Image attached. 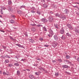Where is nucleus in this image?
I'll return each instance as SVG.
<instances>
[{"instance_id":"53","label":"nucleus","mask_w":79,"mask_h":79,"mask_svg":"<svg viewBox=\"0 0 79 79\" xmlns=\"http://www.w3.org/2000/svg\"><path fill=\"white\" fill-rule=\"evenodd\" d=\"M71 66H74V64H72V63L71 62V64H70Z\"/></svg>"},{"instance_id":"47","label":"nucleus","mask_w":79,"mask_h":79,"mask_svg":"<svg viewBox=\"0 0 79 79\" xmlns=\"http://www.w3.org/2000/svg\"><path fill=\"white\" fill-rule=\"evenodd\" d=\"M44 71H45V73H48V71L47 70H44Z\"/></svg>"},{"instance_id":"52","label":"nucleus","mask_w":79,"mask_h":79,"mask_svg":"<svg viewBox=\"0 0 79 79\" xmlns=\"http://www.w3.org/2000/svg\"><path fill=\"white\" fill-rule=\"evenodd\" d=\"M0 31H1V32H3V33L5 32V31H4L0 30Z\"/></svg>"},{"instance_id":"24","label":"nucleus","mask_w":79,"mask_h":79,"mask_svg":"<svg viewBox=\"0 0 79 79\" xmlns=\"http://www.w3.org/2000/svg\"><path fill=\"white\" fill-rule=\"evenodd\" d=\"M17 75L18 76H19L20 75V71L19 70H18L17 72Z\"/></svg>"},{"instance_id":"46","label":"nucleus","mask_w":79,"mask_h":79,"mask_svg":"<svg viewBox=\"0 0 79 79\" xmlns=\"http://www.w3.org/2000/svg\"><path fill=\"white\" fill-rule=\"evenodd\" d=\"M40 40H41V41L43 40V38H40Z\"/></svg>"},{"instance_id":"38","label":"nucleus","mask_w":79,"mask_h":79,"mask_svg":"<svg viewBox=\"0 0 79 79\" xmlns=\"http://www.w3.org/2000/svg\"><path fill=\"white\" fill-rule=\"evenodd\" d=\"M10 39L11 40H15L14 39H13V37L11 36H10Z\"/></svg>"},{"instance_id":"4","label":"nucleus","mask_w":79,"mask_h":79,"mask_svg":"<svg viewBox=\"0 0 79 79\" xmlns=\"http://www.w3.org/2000/svg\"><path fill=\"white\" fill-rule=\"evenodd\" d=\"M54 39L55 40H58V36L57 35H55L54 36Z\"/></svg>"},{"instance_id":"41","label":"nucleus","mask_w":79,"mask_h":79,"mask_svg":"<svg viewBox=\"0 0 79 79\" xmlns=\"http://www.w3.org/2000/svg\"><path fill=\"white\" fill-rule=\"evenodd\" d=\"M18 13L19 14H21V11L20 10L18 11Z\"/></svg>"},{"instance_id":"35","label":"nucleus","mask_w":79,"mask_h":79,"mask_svg":"<svg viewBox=\"0 0 79 79\" xmlns=\"http://www.w3.org/2000/svg\"><path fill=\"white\" fill-rule=\"evenodd\" d=\"M31 13H35V11H34L33 10H31Z\"/></svg>"},{"instance_id":"13","label":"nucleus","mask_w":79,"mask_h":79,"mask_svg":"<svg viewBox=\"0 0 79 79\" xmlns=\"http://www.w3.org/2000/svg\"><path fill=\"white\" fill-rule=\"evenodd\" d=\"M49 22H52L53 21V19L52 17H50L48 18Z\"/></svg>"},{"instance_id":"18","label":"nucleus","mask_w":79,"mask_h":79,"mask_svg":"<svg viewBox=\"0 0 79 79\" xmlns=\"http://www.w3.org/2000/svg\"><path fill=\"white\" fill-rule=\"evenodd\" d=\"M42 4H43V8H47V7L48 6H47L46 5V4L45 3H42Z\"/></svg>"},{"instance_id":"61","label":"nucleus","mask_w":79,"mask_h":79,"mask_svg":"<svg viewBox=\"0 0 79 79\" xmlns=\"http://www.w3.org/2000/svg\"><path fill=\"white\" fill-rule=\"evenodd\" d=\"M77 29H78H78H79V26H77Z\"/></svg>"},{"instance_id":"1","label":"nucleus","mask_w":79,"mask_h":79,"mask_svg":"<svg viewBox=\"0 0 79 79\" xmlns=\"http://www.w3.org/2000/svg\"><path fill=\"white\" fill-rule=\"evenodd\" d=\"M48 32H49V34H48V35L49 37H52V36L53 34H54V33H53V30L51 29H49L48 30Z\"/></svg>"},{"instance_id":"28","label":"nucleus","mask_w":79,"mask_h":79,"mask_svg":"<svg viewBox=\"0 0 79 79\" xmlns=\"http://www.w3.org/2000/svg\"><path fill=\"white\" fill-rule=\"evenodd\" d=\"M66 36L68 37H70L71 36V35L69 33H67L66 34Z\"/></svg>"},{"instance_id":"30","label":"nucleus","mask_w":79,"mask_h":79,"mask_svg":"<svg viewBox=\"0 0 79 79\" xmlns=\"http://www.w3.org/2000/svg\"><path fill=\"white\" fill-rule=\"evenodd\" d=\"M14 65H15V66H19V65L18 63H15L14 64Z\"/></svg>"},{"instance_id":"16","label":"nucleus","mask_w":79,"mask_h":79,"mask_svg":"<svg viewBox=\"0 0 79 79\" xmlns=\"http://www.w3.org/2000/svg\"><path fill=\"white\" fill-rule=\"evenodd\" d=\"M5 9L4 8H2L1 11H0V13H1V15H3V10L4 11L5 10Z\"/></svg>"},{"instance_id":"32","label":"nucleus","mask_w":79,"mask_h":79,"mask_svg":"<svg viewBox=\"0 0 79 79\" xmlns=\"http://www.w3.org/2000/svg\"><path fill=\"white\" fill-rule=\"evenodd\" d=\"M5 62L6 63H9V60H5Z\"/></svg>"},{"instance_id":"29","label":"nucleus","mask_w":79,"mask_h":79,"mask_svg":"<svg viewBox=\"0 0 79 79\" xmlns=\"http://www.w3.org/2000/svg\"><path fill=\"white\" fill-rule=\"evenodd\" d=\"M43 30L44 31H47V29H46V28L45 27H43Z\"/></svg>"},{"instance_id":"39","label":"nucleus","mask_w":79,"mask_h":79,"mask_svg":"<svg viewBox=\"0 0 79 79\" xmlns=\"http://www.w3.org/2000/svg\"><path fill=\"white\" fill-rule=\"evenodd\" d=\"M58 60L59 62H62V60L61 59H59Z\"/></svg>"},{"instance_id":"57","label":"nucleus","mask_w":79,"mask_h":79,"mask_svg":"<svg viewBox=\"0 0 79 79\" xmlns=\"http://www.w3.org/2000/svg\"><path fill=\"white\" fill-rule=\"evenodd\" d=\"M6 73H5V72H3V74H5L6 75Z\"/></svg>"},{"instance_id":"8","label":"nucleus","mask_w":79,"mask_h":79,"mask_svg":"<svg viewBox=\"0 0 79 79\" xmlns=\"http://www.w3.org/2000/svg\"><path fill=\"white\" fill-rule=\"evenodd\" d=\"M64 63H66V64H71V62H70L69 60H64Z\"/></svg>"},{"instance_id":"36","label":"nucleus","mask_w":79,"mask_h":79,"mask_svg":"<svg viewBox=\"0 0 79 79\" xmlns=\"http://www.w3.org/2000/svg\"><path fill=\"white\" fill-rule=\"evenodd\" d=\"M35 74L36 75H37V76H39V73L38 72H35Z\"/></svg>"},{"instance_id":"19","label":"nucleus","mask_w":79,"mask_h":79,"mask_svg":"<svg viewBox=\"0 0 79 79\" xmlns=\"http://www.w3.org/2000/svg\"><path fill=\"white\" fill-rule=\"evenodd\" d=\"M60 15V18H61V19H63L64 20L66 19V17H64V16H63V15Z\"/></svg>"},{"instance_id":"14","label":"nucleus","mask_w":79,"mask_h":79,"mask_svg":"<svg viewBox=\"0 0 79 79\" xmlns=\"http://www.w3.org/2000/svg\"><path fill=\"white\" fill-rule=\"evenodd\" d=\"M58 45V43L57 42H56L54 43V44L52 45V47H54V48H55L56 46Z\"/></svg>"},{"instance_id":"15","label":"nucleus","mask_w":79,"mask_h":79,"mask_svg":"<svg viewBox=\"0 0 79 79\" xmlns=\"http://www.w3.org/2000/svg\"><path fill=\"white\" fill-rule=\"evenodd\" d=\"M55 15L56 16H57V17H59V18H60L61 16H62L61 14H59L58 13L55 14Z\"/></svg>"},{"instance_id":"5","label":"nucleus","mask_w":79,"mask_h":79,"mask_svg":"<svg viewBox=\"0 0 79 79\" xmlns=\"http://www.w3.org/2000/svg\"><path fill=\"white\" fill-rule=\"evenodd\" d=\"M67 27H69V29H70L71 30H73V27H72L71 26V25L70 24H67Z\"/></svg>"},{"instance_id":"23","label":"nucleus","mask_w":79,"mask_h":79,"mask_svg":"<svg viewBox=\"0 0 79 79\" xmlns=\"http://www.w3.org/2000/svg\"><path fill=\"white\" fill-rule=\"evenodd\" d=\"M10 22L11 24H13L15 23V20L13 19H11L10 21Z\"/></svg>"},{"instance_id":"59","label":"nucleus","mask_w":79,"mask_h":79,"mask_svg":"<svg viewBox=\"0 0 79 79\" xmlns=\"http://www.w3.org/2000/svg\"><path fill=\"white\" fill-rule=\"evenodd\" d=\"M6 75H7V76H9V74H8V73H6Z\"/></svg>"},{"instance_id":"63","label":"nucleus","mask_w":79,"mask_h":79,"mask_svg":"<svg viewBox=\"0 0 79 79\" xmlns=\"http://www.w3.org/2000/svg\"><path fill=\"white\" fill-rule=\"evenodd\" d=\"M0 18H2V16L0 15Z\"/></svg>"},{"instance_id":"9","label":"nucleus","mask_w":79,"mask_h":79,"mask_svg":"<svg viewBox=\"0 0 79 79\" xmlns=\"http://www.w3.org/2000/svg\"><path fill=\"white\" fill-rule=\"evenodd\" d=\"M64 30L63 29H60V34H64Z\"/></svg>"},{"instance_id":"62","label":"nucleus","mask_w":79,"mask_h":79,"mask_svg":"<svg viewBox=\"0 0 79 79\" xmlns=\"http://www.w3.org/2000/svg\"><path fill=\"white\" fill-rule=\"evenodd\" d=\"M0 74H2V71H0Z\"/></svg>"},{"instance_id":"45","label":"nucleus","mask_w":79,"mask_h":79,"mask_svg":"<svg viewBox=\"0 0 79 79\" xmlns=\"http://www.w3.org/2000/svg\"><path fill=\"white\" fill-rule=\"evenodd\" d=\"M41 1L43 2V3H45V0H41Z\"/></svg>"},{"instance_id":"11","label":"nucleus","mask_w":79,"mask_h":79,"mask_svg":"<svg viewBox=\"0 0 79 79\" xmlns=\"http://www.w3.org/2000/svg\"><path fill=\"white\" fill-rule=\"evenodd\" d=\"M41 21L44 23H47V22L48 21V20H47V19H46L45 18L42 19H41Z\"/></svg>"},{"instance_id":"31","label":"nucleus","mask_w":79,"mask_h":79,"mask_svg":"<svg viewBox=\"0 0 79 79\" xmlns=\"http://www.w3.org/2000/svg\"><path fill=\"white\" fill-rule=\"evenodd\" d=\"M5 57L6 58H11L10 56H8V55H6L5 56Z\"/></svg>"},{"instance_id":"20","label":"nucleus","mask_w":79,"mask_h":79,"mask_svg":"<svg viewBox=\"0 0 79 79\" xmlns=\"http://www.w3.org/2000/svg\"><path fill=\"white\" fill-rule=\"evenodd\" d=\"M36 30V29H35V28L34 27H33L31 28V31H33V32H35Z\"/></svg>"},{"instance_id":"6","label":"nucleus","mask_w":79,"mask_h":79,"mask_svg":"<svg viewBox=\"0 0 79 79\" xmlns=\"http://www.w3.org/2000/svg\"><path fill=\"white\" fill-rule=\"evenodd\" d=\"M7 10L9 11H13L12 7L10 6L7 7Z\"/></svg>"},{"instance_id":"22","label":"nucleus","mask_w":79,"mask_h":79,"mask_svg":"<svg viewBox=\"0 0 79 79\" xmlns=\"http://www.w3.org/2000/svg\"><path fill=\"white\" fill-rule=\"evenodd\" d=\"M61 38L62 40H64L65 39V37L64 35H63L62 37H61Z\"/></svg>"},{"instance_id":"2","label":"nucleus","mask_w":79,"mask_h":79,"mask_svg":"<svg viewBox=\"0 0 79 79\" xmlns=\"http://www.w3.org/2000/svg\"><path fill=\"white\" fill-rule=\"evenodd\" d=\"M54 26L56 29H59V27H60V25L59 24H58L56 22L54 23Z\"/></svg>"},{"instance_id":"51","label":"nucleus","mask_w":79,"mask_h":79,"mask_svg":"<svg viewBox=\"0 0 79 79\" xmlns=\"http://www.w3.org/2000/svg\"><path fill=\"white\" fill-rule=\"evenodd\" d=\"M14 29H17V28L16 27H12Z\"/></svg>"},{"instance_id":"12","label":"nucleus","mask_w":79,"mask_h":79,"mask_svg":"<svg viewBox=\"0 0 79 79\" xmlns=\"http://www.w3.org/2000/svg\"><path fill=\"white\" fill-rule=\"evenodd\" d=\"M64 13L65 14H66L67 15H68V13H69V10L68 9H66L64 10Z\"/></svg>"},{"instance_id":"17","label":"nucleus","mask_w":79,"mask_h":79,"mask_svg":"<svg viewBox=\"0 0 79 79\" xmlns=\"http://www.w3.org/2000/svg\"><path fill=\"white\" fill-rule=\"evenodd\" d=\"M62 67L63 68H68L69 66L66 65H62Z\"/></svg>"},{"instance_id":"43","label":"nucleus","mask_w":79,"mask_h":79,"mask_svg":"<svg viewBox=\"0 0 79 79\" xmlns=\"http://www.w3.org/2000/svg\"><path fill=\"white\" fill-rule=\"evenodd\" d=\"M37 13H38V15H40V12L39 11H37Z\"/></svg>"},{"instance_id":"54","label":"nucleus","mask_w":79,"mask_h":79,"mask_svg":"<svg viewBox=\"0 0 79 79\" xmlns=\"http://www.w3.org/2000/svg\"><path fill=\"white\" fill-rule=\"evenodd\" d=\"M24 60H24V59H22L21 61H24Z\"/></svg>"},{"instance_id":"55","label":"nucleus","mask_w":79,"mask_h":79,"mask_svg":"<svg viewBox=\"0 0 79 79\" xmlns=\"http://www.w3.org/2000/svg\"><path fill=\"white\" fill-rule=\"evenodd\" d=\"M52 62L53 63H55V62H56V61L55 60H54L52 61Z\"/></svg>"},{"instance_id":"7","label":"nucleus","mask_w":79,"mask_h":79,"mask_svg":"<svg viewBox=\"0 0 79 79\" xmlns=\"http://www.w3.org/2000/svg\"><path fill=\"white\" fill-rule=\"evenodd\" d=\"M25 6L22 5L20 7L19 9L21 11H23L24 9H25Z\"/></svg>"},{"instance_id":"60","label":"nucleus","mask_w":79,"mask_h":79,"mask_svg":"<svg viewBox=\"0 0 79 79\" xmlns=\"http://www.w3.org/2000/svg\"><path fill=\"white\" fill-rule=\"evenodd\" d=\"M66 73H67V74H69V72H68L67 71L66 72Z\"/></svg>"},{"instance_id":"37","label":"nucleus","mask_w":79,"mask_h":79,"mask_svg":"<svg viewBox=\"0 0 79 79\" xmlns=\"http://www.w3.org/2000/svg\"><path fill=\"white\" fill-rule=\"evenodd\" d=\"M16 45L18 46L19 47H21V45H20V44H16Z\"/></svg>"},{"instance_id":"49","label":"nucleus","mask_w":79,"mask_h":79,"mask_svg":"<svg viewBox=\"0 0 79 79\" xmlns=\"http://www.w3.org/2000/svg\"><path fill=\"white\" fill-rule=\"evenodd\" d=\"M37 60H39V61H41V59H40V58H38L37 59Z\"/></svg>"},{"instance_id":"48","label":"nucleus","mask_w":79,"mask_h":79,"mask_svg":"<svg viewBox=\"0 0 79 79\" xmlns=\"http://www.w3.org/2000/svg\"><path fill=\"white\" fill-rule=\"evenodd\" d=\"M24 35H25L26 37H28V35H27V34L25 33L24 34Z\"/></svg>"},{"instance_id":"58","label":"nucleus","mask_w":79,"mask_h":79,"mask_svg":"<svg viewBox=\"0 0 79 79\" xmlns=\"http://www.w3.org/2000/svg\"><path fill=\"white\" fill-rule=\"evenodd\" d=\"M12 17V18H13L14 19H15V16L14 15H13Z\"/></svg>"},{"instance_id":"42","label":"nucleus","mask_w":79,"mask_h":79,"mask_svg":"<svg viewBox=\"0 0 79 79\" xmlns=\"http://www.w3.org/2000/svg\"><path fill=\"white\" fill-rule=\"evenodd\" d=\"M15 58H16L17 59V61L19 60V59H18V58L17 57V56H15Z\"/></svg>"},{"instance_id":"40","label":"nucleus","mask_w":79,"mask_h":79,"mask_svg":"<svg viewBox=\"0 0 79 79\" xmlns=\"http://www.w3.org/2000/svg\"><path fill=\"white\" fill-rule=\"evenodd\" d=\"M2 48H4L5 49H6V46H2Z\"/></svg>"},{"instance_id":"64","label":"nucleus","mask_w":79,"mask_h":79,"mask_svg":"<svg viewBox=\"0 0 79 79\" xmlns=\"http://www.w3.org/2000/svg\"><path fill=\"white\" fill-rule=\"evenodd\" d=\"M2 51H3V50H2V49H0V52H2Z\"/></svg>"},{"instance_id":"25","label":"nucleus","mask_w":79,"mask_h":79,"mask_svg":"<svg viewBox=\"0 0 79 79\" xmlns=\"http://www.w3.org/2000/svg\"><path fill=\"white\" fill-rule=\"evenodd\" d=\"M70 56L68 55H66V59H69L70 58Z\"/></svg>"},{"instance_id":"56","label":"nucleus","mask_w":79,"mask_h":79,"mask_svg":"<svg viewBox=\"0 0 79 79\" xmlns=\"http://www.w3.org/2000/svg\"><path fill=\"white\" fill-rule=\"evenodd\" d=\"M50 14H53V12H52V11H51L50 12Z\"/></svg>"},{"instance_id":"26","label":"nucleus","mask_w":79,"mask_h":79,"mask_svg":"<svg viewBox=\"0 0 79 79\" xmlns=\"http://www.w3.org/2000/svg\"><path fill=\"white\" fill-rule=\"evenodd\" d=\"M8 2L9 5H11V4H12V2H11V1L9 0L8 1Z\"/></svg>"},{"instance_id":"34","label":"nucleus","mask_w":79,"mask_h":79,"mask_svg":"<svg viewBox=\"0 0 79 79\" xmlns=\"http://www.w3.org/2000/svg\"><path fill=\"white\" fill-rule=\"evenodd\" d=\"M37 26H38V27H43V26L41 24L38 25Z\"/></svg>"},{"instance_id":"21","label":"nucleus","mask_w":79,"mask_h":79,"mask_svg":"<svg viewBox=\"0 0 79 79\" xmlns=\"http://www.w3.org/2000/svg\"><path fill=\"white\" fill-rule=\"evenodd\" d=\"M38 69L40 70H41V71H45V69L43 68L42 67H39Z\"/></svg>"},{"instance_id":"10","label":"nucleus","mask_w":79,"mask_h":79,"mask_svg":"<svg viewBox=\"0 0 79 79\" xmlns=\"http://www.w3.org/2000/svg\"><path fill=\"white\" fill-rule=\"evenodd\" d=\"M29 77V78H30L31 79H35V76H34L33 75H30Z\"/></svg>"},{"instance_id":"50","label":"nucleus","mask_w":79,"mask_h":79,"mask_svg":"<svg viewBox=\"0 0 79 79\" xmlns=\"http://www.w3.org/2000/svg\"><path fill=\"white\" fill-rule=\"evenodd\" d=\"M26 71H30L31 70L30 69H26Z\"/></svg>"},{"instance_id":"27","label":"nucleus","mask_w":79,"mask_h":79,"mask_svg":"<svg viewBox=\"0 0 79 79\" xmlns=\"http://www.w3.org/2000/svg\"><path fill=\"white\" fill-rule=\"evenodd\" d=\"M59 75V73H58V72H56L55 73V76H56V77H58Z\"/></svg>"},{"instance_id":"3","label":"nucleus","mask_w":79,"mask_h":79,"mask_svg":"<svg viewBox=\"0 0 79 79\" xmlns=\"http://www.w3.org/2000/svg\"><path fill=\"white\" fill-rule=\"evenodd\" d=\"M73 31H74L76 32V33H77V34H79V29L77 28V27H75L73 29Z\"/></svg>"},{"instance_id":"44","label":"nucleus","mask_w":79,"mask_h":79,"mask_svg":"<svg viewBox=\"0 0 79 79\" xmlns=\"http://www.w3.org/2000/svg\"><path fill=\"white\" fill-rule=\"evenodd\" d=\"M44 47H48V45H44Z\"/></svg>"},{"instance_id":"33","label":"nucleus","mask_w":79,"mask_h":79,"mask_svg":"<svg viewBox=\"0 0 79 79\" xmlns=\"http://www.w3.org/2000/svg\"><path fill=\"white\" fill-rule=\"evenodd\" d=\"M8 66L9 67H11V66H13V64H9L8 65Z\"/></svg>"}]
</instances>
